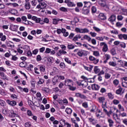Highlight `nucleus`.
Returning a JSON list of instances; mask_svg holds the SVG:
<instances>
[{"mask_svg":"<svg viewBox=\"0 0 127 127\" xmlns=\"http://www.w3.org/2000/svg\"><path fill=\"white\" fill-rule=\"evenodd\" d=\"M117 18V17L115 15H111L110 17L108 18V21H110L111 23L112 22H114V21H116V19Z\"/></svg>","mask_w":127,"mask_h":127,"instance_id":"obj_12","label":"nucleus"},{"mask_svg":"<svg viewBox=\"0 0 127 127\" xmlns=\"http://www.w3.org/2000/svg\"><path fill=\"white\" fill-rule=\"evenodd\" d=\"M84 37H85V39H86V40H87L88 42H90V41H91V40H92V38L90 37V36H88L87 35H85Z\"/></svg>","mask_w":127,"mask_h":127,"instance_id":"obj_35","label":"nucleus"},{"mask_svg":"<svg viewBox=\"0 0 127 127\" xmlns=\"http://www.w3.org/2000/svg\"><path fill=\"white\" fill-rule=\"evenodd\" d=\"M120 46H121L122 48H125L127 47V45L125 43L122 42L120 44Z\"/></svg>","mask_w":127,"mask_h":127,"instance_id":"obj_49","label":"nucleus"},{"mask_svg":"<svg viewBox=\"0 0 127 127\" xmlns=\"http://www.w3.org/2000/svg\"><path fill=\"white\" fill-rule=\"evenodd\" d=\"M113 103L114 105H119V104L120 103V101H119L117 99H114L113 101Z\"/></svg>","mask_w":127,"mask_h":127,"instance_id":"obj_52","label":"nucleus"},{"mask_svg":"<svg viewBox=\"0 0 127 127\" xmlns=\"http://www.w3.org/2000/svg\"><path fill=\"white\" fill-rule=\"evenodd\" d=\"M108 96L110 100H113V99H114V95L112 94V93H109L108 94Z\"/></svg>","mask_w":127,"mask_h":127,"instance_id":"obj_46","label":"nucleus"},{"mask_svg":"<svg viewBox=\"0 0 127 127\" xmlns=\"http://www.w3.org/2000/svg\"><path fill=\"white\" fill-rule=\"evenodd\" d=\"M40 70L41 72H45V66H41L40 67Z\"/></svg>","mask_w":127,"mask_h":127,"instance_id":"obj_53","label":"nucleus"},{"mask_svg":"<svg viewBox=\"0 0 127 127\" xmlns=\"http://www.w3.org/2000/svg\"><path fill=\"white\" fill-rule=\"evenodd\" d=\"M52 20H53V24H54L55 25H57L58 23H61V22L64 23L65 22V20H64L63 19H60L58 17L53 18Z\"/></svg>","mask_w":127,"mask_h":127,"instance_id":"obj_4","label":"nucleus"},{"mask_svg":"<svg viewBox=\"0 0 127 127\" xmlns=\"http://www.w3.org/2000/svg\"><path fill=\"white\" fill-rule=\"evenodd\" d=\"M72 110L71 108H67L65 109V113L67 115H71L72 114Z\"/></svg>","mask_w":127,"mask_h":127,"instance_id":"obj_25","label":"nucleus"},{"mask_svg":"<svg viewBox=\"0 0 127 127\" xmlns=\"http://www.w3.org/2000/svg\"><path fill=\"white\" fill-rule=\"evenodd\" d=\"M100 5L101 6V7H105V8H108V5L105 2H102L100 3Z\"/></svg>","mask_w":127,"mask_h":127,"instance_id":"obj_30","label":"nucleus"},{"mask_svg":"<svg viewBox=\"0 0 127 127\" xmlns=\"http://www.w3.org/2000/svg\"><path fill=\"white\" fill-rule=\"evenodd\" d=\"M10 43H12V42L11 41L7 42L6 45H7V47H10L11 48H12V47H14V45H12L10 44Z\"/></svg>","mask_w":127,"mask_h":127,"instance_id":"obj_41","label":"nucleus"},{"mask_svg":"<svg viewBox=\"0 0 127 127\" xmlns=\"http://www.w3.org/2000/svg\"><path fill=\"white\" fill-rule=\"evenodd\" d=\"M26 54H27V56H28V57H31V56H32V53L31 52V51H30V50L28 51Z\"/></svg>","mask_w":127,"mask_h":127,"instance_id":"obj_44","label":"nucleus"},{"mask_svg":"<svg viewBox=\"0 0 127 127\" xmlns=\"http://www.w3.org/2000/svg\"><path fill=\"white\" fill-rule=\"evenodd\" d=\"M0 105L4 108L5 107V102L1 99H0Z\"/></svg>","mask_w":127,"mask_h":127,"instance_id":"obj_34","label":"nucleus"},{"mask_svg":"<svg viewBox=\"0 0 127 127\" xmlns=\"http://www.w3.org/2000/svg\"><path fill=\"white\" fill-rule=\"evenodd\" d=\"M60 10H61V11H63L64 12H66L68 11V10L67 9V8H66L64 7H60Z\"/></svg>","mask_w":127,"mask_h":127,"instance_id":"obj_39","label":"nucleus"},{"mask_svg":"<svg viewBox=\"0 0 127 127\" xmlns=\"http://www.w3.org/2000/svg\"><path fill=\"white\" fill-rule=\"evenodd\" d=\"M43 21L45 23H49V19L48 18H45Z\"/></svg>","mask_w":127,"mask_h":127,"instance_id":"obj_63","label":"nucleus"},{"mask_svg":"<svg viewBox=\"0 0 127 127\" xmlns=\"http://www.w3.org/2000/svg\"><path fill=\"white\" fill-rule=\"evenodd\" d=\"M91 88L94 91H99V90H100V88H101V87L100 86V85H99L98 84H94L92 85Z\"/></svg>","mask_w":127,"mask_h":127,"instance_id":"obj_14","label":"nucleus"},{"mask_svg":"<svg viewBox=\"0 0 127 127\" xmlns=\"http://www.w3.org/2000/svg\"><path fill=\"white\" fill-rule=\"evenodd\" d=\"M18 12L17 11V10L16 9H9L7 11V13L9 14H12V15H17V13Z\"/></svg>","mask_w":127,"mask_h":127,"instance_id":"obj_10","label":"nucleus"},{"mask_svg":"<svg viewBox=\"0 0 127 127\" xmlns=\"http://www.w3.org/2000/svg\"><path fill=\"white\" fill-rule=\"evenodd\" d=\"M98 101L99 103H102V104H104V102H105V97H99Z\"/></svg>","mask_w":127,"mask_h":127,"instance_id":"obj_31","label":"nucleus"},{"mask_svg":"<svg viewBox=\"0 0 127 127\" xmlns=\"http://www.w3.org/2000/svg\"><path fill=\"white\" fill-rule=\"evenodd\" d=\"M91 12L92 13H96L97 12V7L95 6H93L91 7Z\"/></svg>","mask_w":127,"mask_h":127,"instance_id":"obj_32","label":"nucleus"},{"mask_svg":"<svg viewBox=\"0 0 127 127\" xmlns=\"http://www.w3.org/2000/svg\"><path fill=\"white\" fill-rule=\"evenodd\" d=\"M58 80H59L58 75L55 76L52 80V83L53 85H55L56 84H57V83H58Z\"/></svg>","mask_w":127,"mask_h":127,"instance_id":"obj_21","label":"nucleus"},{"mask_svg":"<svg viewBox=\"0 0 127 127\" xmlns=\"http://www.w3.org/2000/svg\"><path fill=\"white\" fill-rule=\"evenodd\" d=\"M38 53V49H36L34 51H32V54H34V55H36Z\"/></svg>","mask_w":127,"mask_h":127,"instance_id":"obj_62","label":"nucleus"},{"mask_svg":"<svg viewBox=\"0 0 127 127\" xmlns=\"http://www.w3.org/2000/svg\"><path fill=\"white\" fill-rule=\"evenodd\" d=\"M108 50H109V48L108 47V45L106 44L102 49L103 52H107Z\"/></svg>","mask_w":127,"mask_h":127,"instance_id":"obj_29","label":"nucleus"},{"mask_svg":"<svg viewBox=\"0 0 127 127\" xmlns=\"http://www.w3.org/2000/svg\"><path fill=\"white\" fill-rule=\"evenodd\" d=\"M89 34L91 35L92 37H96L97 36V33L93 32H90Z\"/></svg>","mask_w":127,"mask_h":127,"instance_id":"obj_55","label":"nucleus"},{"mask_svg":"<svg viewBox=\"0 0 127 127\" xmlns=\"http://www.w3.org/2000/svg\"><path fill=\"white\" fill-rule=\"evenodd\" d=\"M50 52H51V49L48 48H46L45 53L46 54H49V53H50Z\"/></svg>","mask_w":127,"mask_h":127,"instance_id":"obj_60","label":"nucleus"},{"mask_svg":"<svg viewBox=\"0 0 127 127\" xmlns=\"http://www.w3.org/2000/svg\"><path fill=\"white\" fill-rule=\"evenodd\" d=\"M64 3H66L68 7H74L76 6L75 3H74V2L71 1L70 0H65Z\"/></svg>","mask_w":127,"mask_h":127,"instance_id":"obj_7","label":"nucleus"},{"mask_svg":"<svg viewBox=\"0 0 127 127\" xmlns=\"http://www.w3.org/2000/svg\"><path fill=\"white\" fill-rule=\"evenodd\" d=\"M90 13V8H86L83 7L82 10V13L83 14L87 15Z\"/></svg>","mask_w":127,"mask_h":127,"instance_id":"obj_16","label":"nucleus"},{"mask_svg":"<svg viewBox=\"0 0 127 127\" xmlns=\"http://www.w3.org/2000/svg\"><path fill=\"white\" fill-rule=\"evenodd\" d=\"M11 98H12L13 100H17V96L15 94H12L11 95Z\"/></svg>","mask_w":127,"mask_h":127,"instance_id":"obj_61","label":"nucleus"},{"mask_svg":"<svg viewBox=\"0 0 127 127\" xmlns=\"http://www.w3.org/2000/svg\"><path fill=\"white\" fill-rule=\"evenodd\" d=\"M9 29L12 31L17 32V30L18 29V25L11 24L10 25Z\"/></svg>","mask_w":127,"mask_h":127,"instance_id":"obj_8","label":"nucleus"},{"mask_svg":"<svg viewBox=\"0 0 127 127\" xmlns=\"http://www.w3.org/2000/svg\"><path fill=\"white\" fill-rule=\"evenodd\" d=\"M118 108L120 110L121 112H125V108L122 106L121 104L118 105Z\"/></svg>","mask_w":127,"mask_h":127,"instance_id":"obj_40","label":"nucleus"},{"mask_svg":"<svg viewBox=\"0 0 127 127\" xmlns=\"http://www.w3.org/2000/svg\"><path fill=\"white\" fill-rule=\"evenodd\" d=\"M89 59L90 61H94L93 63L94 64H98V63H99V59H96L95 57L92 56L89 57Z\"/></svg>","mask_w":127,"mask_h":127,"instance_id":"obj_13","label":"nucleus"},{"mask_svg":"<svg viewBox=\"0 0 127 127\" xmlns=\"http://www.w3.org/2000/svg\"><path fill=\"white\" fill-rule=\"evenodd\" d=\"M123 92V88L120 87V88L116 90V93L117 95H121V93Z\"/></svg>","mask_w":127,"mask_h":127,"instance_id":"obj_33","label":"nucleus"},{"mask_svg":"<svg viewBox=\"0 0 127 127\" xmlns=\"http://www.w3.org/2000/svg\"><path fill=\"white\" fill-rule=\"evenodd\" d=\"M69 87V90L70 91H75L76 90V87H73L72 85H70V86Z\"/></svg>","mask_w":127,"mask_h":127,"instance_id":"obj_58","label":"nucleus"},{"mask_svg":"<svg viewBox=\"0 0 127 127\" xmlns=\"http://www.w3.org/2000/svg\"><path fill=\"white\" fill-rule=\"evenodd\" d=\"M67 48L69 50H72V49H74V48H75V46L73 45V44L68 45H67Z\"/></svg>","mask_w":127,"mask_h":127,"instance_id":"obj_38","label":"nucleus"},{"mask_svg":"<svg viewBox=\"0 0 127 127\" xmlns=\"http://www.w3.org/2000/svg\"><path fill=\"white\" fill-rule=\"evenodd\" d=\"M3 114L5 115H9V118H14V117H18L17 114L14 113V111L10 110H3Z\"/></svg>","mask_w":127,"mask_h":127,"instance_id":"obj_3","label":"nucleus"},{"mask_svg":"<svg viewBox=\"0 0 127 127\" xmlns=\"http://www.w3.org/2000/svg\"><path fill=\"white\" fill-rule=\"evenodd\" d=\"M99 18L101 19V20H106L107 19V16L105 15L104 13H100L99 15Z\"/></svg>","mask_w":127,"mask_h":127,"instance_id":"obj_18","label":"nucleus"},{"mask_svg":"<svg viewBox=\"0 0 127 127\" xmlns=\"http://www.w3.org/2000/svg\"><path fill=\"white\" fill-rule=\"evenodd\" d=\"M74 35H75V34L71 33L68 36L69 39H72V41H74L75 42H76V41H78V39H81V38H82V36H81V34H77L74 37Z\"/></svg>","mask_w":127,"mask_h":127,"instance_id":"obj_1","label":"nucleus"},{"mask_svg":"<svg viewBox=\"0 0 127 127\" xmlns=\"http://www.w3.org/2000/svg\"><path fill=\"white\" fill-rule=\"evenodd\" d=\"M0 40L1 41H5V40H6V36L5 35H3V33H0Z\"/></svg>","mask_w":127,"mask_h":127,"instance_id":"obj_19","label":"nucleus"},{"mask_svg":"<svg viewBox=\"0 0 127 127\" xmlns=\"http://www.w3.org/2000/svg\"><path fill=\"white\" fill-rule=\"evenodd\" d=\"M119 83H120V81L118 79H115L113 81V84L114 85H115V86H118Z\"/></svg>","mask_w":127,"mask_h":127,"instance_id":"obj_42","label":"nucleus"},{"mask_svg":"<svg viewBox=\"0 0 127 127\" xmlns=\"http://www.w3.org/2000/svg\"><path fill=\"white\" fill-rule=\"evenodd\" d=\"M88 120L90 122V123H91V124H92V125H93V126H95V125H96V124H97V120H96V119L92 118H88Z\"/></svg>","mask_w":127,"mask_h":127,"instance_id":"obj_20","label":"nucleus"},{"mask_svg":"<svg viewBox=\"0 0 127 127\" xmlns=\"http://www.w3.org/2000/svg\"><path fill=\"white\" fill-rule=\"evenodd\" d=\"M6 103L8 104V105H10V106H12V107H14V106L16 105V102L15 101H10L9 100H6Z\"/></svg>","mask_w":127,"mask_h":127,"instance_id":"obj_15","label":"nucleus"},{"mask_svg":"<svg viewBox=\"0 0 127 127\" xmlns=\"http://www.w3.org/2000/svg\"><path fill=\"white\" fill-rule=\"evenodd\" d=\"M83 67L85 70H87V71H89V72H91L93 69V65H89V66H86L85 65H83Z\"/></svg>","mask_w":127,"mask_h":127,"instance_id":"obj_22","label":"nucleus"},{"mask_svg":"<svg viewBox=\"0 0 127 127\" xmlns=\"http://www.w3.org/2000/svg\"><path fill=\"white\" fill-rule=\"evenodd\" d=\"M77 7H83V3L82 2H78L76 3Z\"/></svg>","mask_w":127,"mask_h":127,"instance_id":"obj_43","label":"nucleus"},{"mask_svg":"<svg viewBox=\"0 0 127 127\" xmlns=\"http://www.w3.org/2000/svg\"><path fill=\"white\" fill-rule=\"evenodd\" d=\"M29 2H31V4L32 6H33V7H34V6H36V0H30Z\"/></svg>","mask_w":127,"mask_h":127,"instance_id":"obj_24","label":"nucleus"},{"mask_svg":"<svg viewBox=\"0 0 127 127\" xmlns=\"http://www.w3.org/2000/svg\"><path fill=\"white\" fill-rule=\"evenodd\" d=\"M75 31L77 33H82V29H80L79 28L76 27L75 29Z\"/></svg>","mask_w":127,"mask_h":127,"instance_id":"obj_36","label":"nucleus"},{"mask_svg":"<svg viewBox=\"0 0 127 127\" xmlns=\"http://www.w3.org/2000/svg\"><path fill=\"white\" fill-rule=\"evenodd\" d=\"M27 115L29 116V117H31L32 116H33L32 112L30 110H27Z\"/></svg>","mask_w":127,"mask_h":127,"instance_id":"obj_57","label":"nucleus"},{"mask_svg":"<svg viewBox=\"0 0 127 127\" xmlns=\"http://www.w3.org/2000/svg\"><path fill=\"white\" fill-rule=\"evenodd\" d=\"M74 85V82L73 80L69 78H66L64 80V85L65 87H70V86H73Z\"/></svg>","mask_w":127,"mask_h":127,"instance_id":"obj_5","label":"nucleus"},{"mask_svg":"<svg viewBox=\"0 0 127 127\" xmlns=\"http://www.w3.org/2000/svg\"><path fill=\"white\" fill-rule=\"evenodd\" d=\"M100 69L99 68V66H95L94 68V71L95 74H98V73L100 72Z\"/></svg>","mask_w":127,"mask_h":127,"instance_id":"obj_28","label":"nucleus"},{"mask_svg":"<svg viewBox=\"0 0 127 127\" xmlns=\"http://www.w3.org/2000/svg\"><path fill=\"white\" fill-rule=\"evenodd\" d=\"M64 54H67V52L62 50H59V52L57 53L58 56H62V55H64Z\"/></svg>","mask_w":127,"mask_h":127,"instance_id":"obj_17","label":"nucleus"},{"mask_svg":"<svg viewBox=\"0 0 127 127\" xmlns=\"http://www.w3.org/2000/svg\"><path fill=\"white\" fill-rule=\"evenodd\" d=\"M47 6V4L45 2H40L39 4L37 5V8L40 9H44V8H46Z\"/></svg>","mask_w":127,"mask_h":127,"instance_id":"obj_6","label":"nucleus"},{"mask_svg":"<svg viewBox=\"0 0 127 127\" xmlns=\"http://www.w3.org/2000/svg\"><path fill=\"white\" fill-rule=\"evenodd\" d=\"M93 55L96 57L100 56V53L98 51H94L93 52Z\"/></svg>","mask_w":127,"mask_h":127,"instance_id":"obj_59","label":"nucleus"},{"mask_svg":"<svg viewBox=\"0 0 127 127\" xmlns=\"http://www.w3.org/2000/svg\"><path fill=\"white\" fill-rule=\"evenodd\" d=\"M89 33V29L87 28L81 29V33Z\"/></svg>","mask_w":127,"mask_h":127,"instance_id":"obj_37","label":"nucleus"},{"mask_svg":"<svg viewBox=\"0 0 127 127\" xmlns=\"http://www.w3.org/2000/svg\"><path fill=\"white\" fill-rule=\"evenodd\" d=\"M44 83V79H40L37 82V84H39V85H42Z\"/></svg>","mask_w":127,"mask_h":127,"instance_id":"obj_47","label":"nucleus"},{"mask_svg":"<svg viewBox=\"0 0 127 127\" xmlns=\"http://www.w3.org/2000/svg\"><path fill=\"white\" fill-rule=\"evenodd\" d=\"M42 58H41V56L40 55H38L36 57V60L38 62L39 61H41Z\"/></svg>","mask_w":127,"mask_h":127,"instance_id":"obj_50","label":"nucleus"},{"mask_svg":"<svg viewBox=\"0 0 127 127\" xmlns=\"http://www.w3.org/2000/svg\"><path fill=\"white\" fill-rule=\"evenodd\" d=\"M110 53L113 56L117 55V52H116V49H115V48H113L110 50Z\"/></svg>","mask_w":127,"mask_h":127,"instance_id":"obj_26","label":"nucleus"},{"mask_svg":"<svg viewBox=\"0 0 127 127\" xmlns=\"http://www.w3.org/2000/svg\"><path fill=\"white\" fill-rule=\"evenodd\" d=\"M93 29L95 31H96V32H100V31H101V29L96 26H93Z\"/></svg>","mask_w":127,"mask_h":127,"instance_id":"obj_45","label":"nucleus"},{"mask_svg":"<svg viewBox=\"0 0 127 127\" xmlns=\"http://www.w3.org/2000/svg\"><path fill=\"white\" fill-rule=\"evenodd\" d=\"M96 39L99 40V41H104V38L103 37H96Z\"/></svg>","mask_w":127,"mask_h":127,"instance_id":"obj_56","label":"nucleus"},{"mask_svg":"<svg viewBox=\"0 0 127 127\" xmlns=\"http://www.w3.org/2000/svg\"><path fill=\"white\" fill-rule=\"evenodd\" d=\"M74 52H77V55L79 57H83V56H87V51L83 50H79L78 49H75Z\"/></svg>","mask_w":127,"mask_h":127,"instance_id":"obj_2","label":"nucleus"},{"mask_svg":"<svg viewBox=\"0 0 127 127\" xmlns=\"http://www.w3.org/2000/svg\"><path fill=\"white\" fill-rule=\"evenodd\" d=\"M60 47L62 48V50H64V51H65V50H66V48H67L66 46L64 45H61Z\"/></svg>","mask_w":127,"mask_h":127,"instance_id":"obj_54","label":"nucleus"},{"mask_svg":"<svg viewBox=\"0 0 127 127\" xmlns=\"http://www.w3.org/2000/svg\"><path fill=\"white\" fill-rule=\"evenodd\" d=\"M121 10H122L123 12H124V14L125 15H127V9L122 8Z\"/></svg>","mask_w":127,"mask_h":127,"instance_id":"obj_51","label":"nucleus"},{"mask_svg":"<svg viewBox=\"0 0 127 127\" xmlns=\"http://www.w3.org/2000/svg\"><path fill=\"white\" fill-rule=\"evenodd\" d=\"M21 19H22V21H24V22H26V21H27V17L25 16H21Z\"/></svg>","mask_w":127,"mask_h":127,"instance_id":"obj_48","label":"nucleus"},{"mask_svg":"<svg viewBox=\"0 0 127 127\" xmlns=\"http://www.w3.org/2000/svg\"><path fill=\"white\" fill-rule=\"evenodd\" d=\"M82 106L85 108H88V103L84 102L83 103H82Z\"/></svg>","mask_w":127,"mask_h":127,"instance_id":"obj_64","label":"nucleus"},{"mask_svg":"<svg viewBox=\"0 0 127 127\" xmlns=\"http://www.w3.org/2000/svg\"><path fill=\"white\" fill-rule=\"evenodd\" d=\"M118 38L121 40H127V34H120L118 35Z\"/></svg>","mask_w":127,"mask_h":127,"instance_id":"obj_11","label":"nucleus"},{"mask_svg":"<svg viewBox=\"0 0 127 127\" xmlns=\"http://www.w3.org/2000/svg\"><path fill=\"white\" fill-rule=\"evenodd\" d=\"M83 3L84 4V6L83 7L88 8L91 6V2L88 1H83Z\"/></svg>","mask_w":127,"mask_h":127,"instance_id":"obj_23","label":"nucleus"},{"mask_svg":"<svg viewBox=\"0 0 127 127\" xmlns=\"http://www.w3.org/2000/svg\"><path fill=\"white\" fill-rule=\"evenodd\" d=\"M30 0H25V8L27 10L30 9L31 7V5H30V2L29 1Z\"/></svg>","mask_w":127,"mask_h":127,"instance_id":"obj_9","label":"nucleus"},{"mask_svg":"<svg viewBox=\"0 0 127 127\" xmlns=\"http://www.w3.org/2000/svg\"><path fill=\"white\" fill-rule=\"evenodd\" d=\"M108 122L109 123V126L110 127H114V121L112 119H108Z\"/></svg>","mask_w":127,"mask_h":127,"instance_id":"obj_27","label":"nucleus"}]
</instances>
